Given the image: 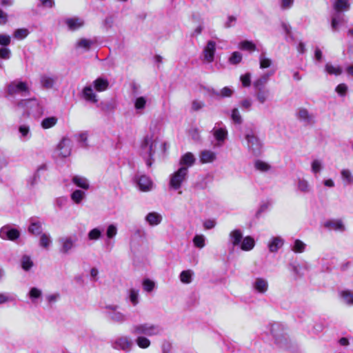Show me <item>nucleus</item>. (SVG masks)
Masks as SVG:
<instances>
[{
	"instance_id": "dca6fc26",
	"label": "nucleus",
	"mask_w": 353,
	"mask_h": 353,
	"mask_svg": "<svg viewBox=\"0 0 353 353\" xmlns=\"http://www.w3.org/2000/svg\"><path fill=\"white\" fill-rule=\"evenodd\" d=\"M350 4L347 0H336L334 3V9L337 12L349 10Z\"/></svg>"
},
{
	"instance_id": "6ab92c4d",
	"label": "nucleus",
	"mask_w": 353,
	"mask_h": 353,
	"mask_svg": "<svg viewBox=\"0 0 353 353\" xmlns=\"http://www.w3.org/2000/svg\"><path fill=\"white\" fill-rule=\"evenodd\" d=\"M283 245V241L279 237H274L269 243L268 248L271 252H277L279 248Z\"/></svg>"
},
{
	"instance_id": "1a4fd4ad",
	"label": "nucleus",
	"mask_w": 353,
	"mask_h": 353,
	"mask_svg": "<svg viewBox=\"0 0 353 353\" xmlns=\"http://www.w3.org/2000/svg\"><path fill=\"white\" fill-rule=\"evenodd\" d=\"M216 157L215 152L208 150L201 151L199 155L200 162L203 164L213 162Z\"/></svg>"
},
{
	"instance_id": "bb28decb",
	"label": "nucleus",
	"mask_w": 353,
	"mask_h": 353,
	"mask_svg": "<svg viewBox=\"0 0 353 353\" xmlns=\"http://www.w3.org/2000/svg\"><path fill=\"white\" fill-rule=\"evenodd\" d=\"M254 167L257 170L261 172H267L271 168V166L268 163L261 160H256L254 163Z\"/></svg>"
},
{
	"instance_id": "b1692460",
	"label": "nucleus",
	"mask_w": 353,
	"mask_h": 353,
	"mask_svg": "<svg viewBox=\"0 0 353 353\" xmlns=\"http://www.w3.org/2000/svg\"><path fill=\"white\" fill-rule=\"evenodd\" d=\"M57 122V119L54 117L45 118L41 122V126L44 129H48L53 127Z\"/></svg>"
},
{
	"instance_id": "6e6552de",
	"label": "nucleus",
	"mask_w": 353,
	"mask_h": 353,
	"mask_svg": "<svg viewBox=\"0 0 353 353\" xmlns=\"http://www.w3.org/2000/svg\"><path fill=\"white\" fill-rule=\"evenodd\" d=\"M59 154L63 157H66L70 154V140L67 138H63L57 145Z\"/></svg>"
},
{
	"instance_id": "473e14b6",
	"label": "nucleus",
	"mask_w": 353,
	"mask_h": 353,
	"mask_svg": "<svg viewBox=\"0 0 353 353\" xmlns=\"http://www.w3.org/2000/svg\"><path fill=\"white\" fill-rule=\"evenodd\" d=\"M6 234L7 239H8L10 241H15L20 236L19 231L15 228H11V229L8 230L6 232Z\"/></svg>"
},
{
	"instance_id": "e2e57ef3",
	"label": "nucleus",
	"mask_w": 353,
	"mask_h": 353,
	"mask_svg": "<svg viewBox=\"0 0 353 353\" xmlns=\"http://www.w3.org/2000/svg\"><path fill=\"white\" fill-rule=\"evenodd\" d=\"M321 163L319 161L314 160L312 163V170L314 173H318L321 170Z\"/></svg>"
},
{
	"instance_id": "423d86ee",
	"label": "nucleus",
	"mask_w": 353,
	"mask_h": 353,
	"mask_svg": "<svg viewBox=\"0 0 353 353\" xmlns=\"http://www.w3.org/2000/svg\"><path fill=\"white\" fill-rule=\"evenodd\" d=\"M215 51L216 43L214 41H208L203 50L204 58L208 63L214 61Z\"/></svg>"
},
{
	"instance_id": "a19ab883",
	"label": "nucleus",
	"mask_w": 353,
	"mask_h": 353,
	"mask_svg": "<svg viewBox=\"0 0 353 353\" xmlns=\"http://www.w3.org/2000/svg\"><path fill=\"white\" fill-rule=\"evenodd\" d=\"M143 287L145 292H152L154 288V283L148 279H144L143 281Z\"/></svg>"
},
{
	"instance_id": "338daca9",
	"label": "nucleus",
	"mask_w": 353,
	"mask_h": 353,
	"mask_svg": "<svg viewBox=\"0 0 353 353\" xmlns=\"http://www.w3.org/2000/svg\"><path fill=\"white\" fill-rule=\"evenodd\" d=\"M236 21V18L235 17L229 16L228 19V21L225 24V27L226 28H229L232 27L235 23Z\"/></svg>"
},
{
	"instance_id": "72a5a7b5",
	"label": "nucleus",
	"mask_w": 353,
	"mask_h": 353,
	"mask_svg": "<svg viewBox=\"0 0 353 353\" xmlns=\"http://www.w3.org/2000/svg\"><path fill=\"white\" fill-rule=\"evenodd\" d=\"M242 61V55L239 52H232L231 57L229 58L230 63L232 65H237L240 63Z\"/></svg>"
},
{
	"instance_id": "603ef678",
	"label": "nucleus",
	"mask_w": 353,
	"mask_h": 353,
	"mask_svg": "<svg viewBox=\"0 0 353 353\" xmlns=\"http://www.w3.org/2000/svg\"><path fill=\"white\" fill-rule=\"evenodd\" d=\"M272 64V61L268 58H265L262 55L260 57V68L262 69L269 68Z\"/></svg>"
},
{
	"instance_id": "412c9836",
	"label": "nucleus",
	"mask_w": 353,
	"mask_h": 353,
	"mask_svg": "<svg viewBox=\"0 0 353 353\" xmlns=\"http://www.w3.org/2000/svg\"><path fill=\"white\" fill-rule=\"evenodd\" d=\"M72 182L78 187L83 188L84 190H88L89 188V184L87 182V180L85 178L74 176L72 178Z\"/></svg>"
},
{
	"instance_id": "f03ea898",
	"label": "nucleus",
	"mask_w": 353,
	"mask_h": 353,
	"mask_svg": "<svg viewBox=\"0 0 353 353\" xmlns=\"http://www.w3.org/2000/svg\"><path fill=\"white\" fill-rule=\"evenodd\" d=\"M132 333L134 334H144L151 336L158 334L159 330L154 325L144 323L134 326Z\"/></svg>"
},
{
	"instance_id": "c756f323",
	"label": "nucleus",
	"mask_w": 353,
	"mask_h": 353,
	"mask_svg": "<svg viewBox=\"0 0 353 353\" xmlns=\"http://www.w3.org/2000/svg\"><path fill=\"white\" fill-rule=\"evenodd\" d=\"M62 244L63 246L61 251L65 254L68 253L73 247V241L70 238L63 239Z\"/></svg>"
},
{
	"instance_id": "5701e85b",
	"label": "nucleus",
	"mask_w": 353,
	"mask_h": 353,
	"mask_svg": "<svg viewBox=\"0 0 353 353\" xmlns=\"http://www.w3.org/2000/svg\"><path fill=\"white\" fill-rule=\"evenodd\" d=\"M239 48L243 50L254 52L256 49V45L250 41L244 40L239 43Z\"/></svg>"
},
{
	"instance_id": "09e8293b",
	"label": "nucleus",
	"mask_w": 353,
	"mask_h": 353,
	"mask_svg": "<svg viewBox=\"0 0 353 353\" xmlns=\"http://www.w3.org/2000/svg\"><path fill=\"white\" fill-rule=\"evenodd\" d=\"M145 104H146V100L145 99V98L143 97H140L136 99L135 103H134V107L137 110H141V109H143L145 108Z\"/></svg>"
},
{
	"instance_id": "774afa93",
	"label": "nucleus",
	"mask_w": 353,
	"mask_h": 353,
	"mask_svg": "<svg viewBox=\"0 0 353 353\" xmlns=\"http://www.w3.org/2000/svg\"><path fill=\"white\" fill-rule=\"evenodd\" d=\"M43 7L51 8L54 6V0H39Z\"/></svg>"
},
{
	"instance_id": "7c9ffc66",
	"label": "nucleus",
	"mask_w": 353,
	"mask_h": 353,
	"mask_svg": "<svg viewBox=\"0 0 353 353\" xmlns=\"http://www.w3.org/2000/svg\"><path fill=\"white\" fill-rule=\"evenodd\" d=\"M85 193L79 190H74L71 194V199L75 203H80L83 200Z\"/></svg>"
},
{
	"instance_id": "052dcab7",
	"label": "nucleus",
	"mask_w": 353,
	"mask_h": 353,
	"mask_svg": "<svg viewBox=\"0 0 353 353\" xmlns=\"http://www.w3.org/2000/svg\"><path fill=\"white\" fill-rule=\"evenodd\" d=\"M117 234V228L114 225H110L107 230V236L108 238H112Z\"/></svg>"
},
{
	"instance_id": "49530a36",
	"label": "nucleus",
	"mask_w": 353,
	"mask_h": 353,
	"mask_svg": "<svg viewBox=\"0 0 353 353\" xmlns=\"http://www.w3.org/2000/svg\"><path fill=\"white\" fill-rule=\"evenodd\" d=\"M335 90L340 96L343 97L347 93V86L345 83H340L336 86Z\"/></svg>"
},
{
	"instance_id": "3c124183",
	"label": "nucleus",
	"mask_w": 353,
	"mask_h": 353,
	"mask_svg": "<svg viewBox=\"0 0 353 353\" xmlns=\"http://www.w3.org/2000/svg\"><path fill=\"white\" fill-rule=\"evenodd\" d=\"M41 83L43 87L49 88L52 87L54 84V80L50 77L44 76L41 78Z\"/></svg>"
},
{
	"instance_id": "6e6d98bb",
	"label": "nucleus",
	"mask_w": 353,
	"mask_h": 353,
	"mask_svg": "<svg viewBox=\"0 0 353 353\" xmlns=\"http://www.w3.org/2000/svg\"><path fill=\"white\" fill-rule=\"evenodd\" d=\"M11 42V39L9 35L0 34V45L3 46H8Z\"/></svg>"
},
{
	"instance_id": "a18cd8bd",
	"label": "nucleus",
	"mask_w": 353,
	"mask_h": 353,
	"mask_svg": "<svg viewBox=\"0 0 353 353\" xmlns=\"http://www.w3.org/2000/svg\"><path fill=\"white\" fill-rule=\"evenodd\" d=\"M40 245L44 248H48L51 242L50 237L46 234H41Z\"/></svg>"
},
{
	"instance_id": "a211bd4d",
	"label": "nucleus",
	"mask_w": 353,
	"mask_h": 353,
	"mask_svg": "<svg viewBox=\"0 0 353 353\" xmlns=\"http://www.w3.org/2000/svg\"><path fill=\"white\" fill-rule=\"evenodd\" d=\"M161 216L157 212H150L146 216V221L151 225H157L161 221Z\"/></svg>"
},
{
	"instance_id": "de8ad7c7",
	"label": "nucleus",
	"mask_w": 353,
	"mask_h": 353,
	"mask_svg": "<svg viewBox=\"0 0 353 353\" xmlns=\"http://www.w3.org/2000/svg\"><path fill=\"white\" fill-rule=\"evenodd\" d=\"M101 231L97 228L91 230L88 233V238L90 240H97L101 236Z\"/></svg>"
},
{
	"instance_id": "a878e982",
	"label": "nucleus",
	"mask_w": 353,
	"mask_h": 353,
	"mask_svg": "<svg viewBox=\"0 0 353 353\" xmlns=\"http://www.w3.org/2000/svg\"><path fill=\"white\" fill-rule=\"evenodd\" d=\"M341 296L348 305H353V292L350 290H343L340 293Z\"/></svg>"
},
{
	"instance_id": "0eeeda50",
	"label": "nucleus",
	"mask_w": 353,
	"mask_h": 353,
	"mask_svg": "<svg viewBox=\"0 0 353 353\" xmlns=\"http://www.w3.org/2000/svg\"><path fill=\"white\" fill-rule=\"evenodd\" d=\"M137 185L140 190L148 192L152 189V181L150 178L146 175H141L137 179Z\"/></svg>"
},
{
	"instance_id": "4c0bfd02",
	"label": "nucleus",
	"mask_w": 353,
	"mask_h": 353,
	"mask_svg": "<svg viewBox=\"0 0 353 353\" xmlns=\"http://www.w3.org/2000/svg\"><path fill=\"white\" fill-rule=\"evenodd\" d=\"M194 245L199 248H202L205 246V239L203 235H196L193 239Z\"/></svg>"
},
{
	"instance_id": "ea45409f",
	"label": "nucleus",
	"mask_w": 353,
	"mask_h": 353,
	"mask_svg": "<svg viewBox=\"0 0 353 353\" xmlns=\"http://www.w3.org/2000/svg\"><path fill=\"white\" fill-rule=\"evenodd\" d=\"M232 119L234 123L241 124L242 123V118L237 108H234L232 111Z\"/></svg>"
},
{
	"instance_id": "69168bd1",
	"label": "nucleus",
	"mask_w": 353,
	"mask_h": 353,
	"mask_svg": "<svg viewBox=\"0 0 353 353\" xmlns=\"http://www.w3.org/2000/svg\"><path fill=\"white\" fill-rule=\"evenodd\" d=\"M215 221L214 220L208 219L203 223V226L206 230H210L215 226Z\"/></svg>"
},
{
	"instance_id": "f8f14e48",
	"label": "nucleus",
	"mask_w": 353,
	"mask_h": 353,
	"mask_svg": "<svg viewBox=\"0 0 353 353\" xmlns=\"http://www.w3.org/2000/svg\"><path fill=\"white\" fill-rule=\"evenodd\" d=\"M83 98L92 103H97L98 101L96 94L94 93L91 86H85L83 90Z\"/></svg>"
},
{
	"instance_id": "4be33fe9",
	"label": "nucleus",
	"mask_w": 353,
	"mask_h": 353,
	"mask_svg": "<svg viewBox=\"0 0 353 353\" xmlns=\"http://www.w3.org/2000/svg\"><path fill=\"white\" fill-rule=\"evenodd\" d=\"M255 289L260 293H264L268 290V283L263 279L259 278L254 284Z\"/></svg>"
},
{
	"instance_id": "ddd939ff",
	"label": "nucleus",
	"mask_w": 353,
	"mask_h": 353,
	"mask_svg": "<svg viewBox=\"0 0 353 353\" xmlns=\"http://www.w3.org/2000/svg\"><path fill=\"white\" fill-rule=\"evenodd\" d=\"M254 239L250 236H247L243 238L241 242V249L243 251H250L254 248Z\"/></svg>"
},
{
	"instance_id": "680f3d73",
	"label": "nucleus",
	"mask_w": 353,
	"mask_h": 353,
	"mask_svg": "<svg viewBox=\"0 0 353 353\" xmlns=\"http://www.w3.org/2000/svg\"><path fill=\"white\" fill-rule=\"evenodd\" d=\"M294 3V0H281V8L283 10L290 8Z\"/></svg>"
},
{
	"instance_id": "393cba45",
	"label": "nucleus",
	"mask_w": 353,
	"mask_h": 353,
	"mask_svg": "<svg viewBox=\"0 0 353 353\" xmlns=\"http://www.w3.org/2000/svg\"><path fill=\"white\" fill-rule=\"evenodd\" d=\"M269 90L268 89H263V90H256V97L258 101L261 103H263L269 97Z\"/></svg>"
},
{
	"instance_id": "7ed1b4c3",
	"label": "nucleus",
	"mask_w": 353,
	"mask_h": 353,
	"mask_svg": "<svg viewBox=\"0 0 353 353\" xmlns=\"http://www.w3.org/2000/svg\"><path fill=\"white\" fill-rule=\"evenodd\" d=\"M19 92H29V88L26 82L19 81L16 83L15 81H12L8 84L7 94L9 96H13Z\"/></svg>"
},
{
	"instance_id": "39448f33",
	"label": "nucleus",
	"mask_w": 353,
	"mask_h": 353,
	"mask_svg": "<svg viewBox=\"0 0 353 353\" xmlns=\"http://www.w3.org/2000/svg\"><path fill=\"white\" fill-rule=\"evenodd\" d=\"M323 226L330 230L336 232H344L345 230V226L341 219L328 220L323 223Z\"/></svg>"
},
{
	"instance_id": "cd10ccee",
	"label": "nucleus",
	"mask_w": 353,
	"mask_h": 353,
	"mask_svg": "<svg viewBox=\"0 0 353 353\" xmlns=\"http://www.w3.org/2000/svg\"><path fill=\"white\" fill-rule=\"evenodd\" d=\"M325 70L329 74L340 75L342 70L340 66H334L330 63L325 65Z\"/></svg>"
},
{
	"instance_id": "2f4dec72",
	"label": "nucleus",
	"mask_w": 353,
	"mask_h": 353,
	"mask_svg": "<svg viewBox=\"0 0 353 353\" xmlns=\"http://www.w3.org/2000/svg\"><path fill=\"white\" fill-rule=\"evenodd\" d=\"M268 81V77H263L260 79H258L254 82V87L256 90H263L265 88V83Z\"/></svg>"
},
{
	"instance_id": "9b49d317",
	"label": "nucleus",
	"mask_w": 353,
	"mask_h": 353,
	"mask_svg": "<svg viewBox=\"0 0 353 353\" xmlns=\"http://www.w3.org/2000/svg\"><path fill=\"white\" fill-rule=\"evenodd\" d=\"M65 23L70 30H76L81 28L83 26L84 22L79 18L74 17L67 19L65 20Z\"/></svg>"
},
{
	"instance_id": "f3484780",
	"label": "nucleus",
	"mask_w": 353,
	"mask_h": 353,
	"mask_svg": "<svg viewBox=\"0 0 353 353\" xmlns=\"http://www.w3.org/2000/svg\"><path fill=\"white\" fill-rule=\"evenodd\" d=\"M108 81L102 78H98L94 81V88L98 92L105 91L108 88Z\"/></svg>"
},
{
	"instance_id": "8fccbe9b",
	"label": "nucleus",
	"mask_w": 353,
	"mask_h": 353,
	"mask_svg": "<svg viewBox=\"0 0 353 353\" xmlns=\"http://www.w3.org/2000/svg\"><path fill=\"white\" fill-rule=\"evenodd\" d=\"M341 176H342V178L344 180H346L348 183H353V176H352V174L350 172V170H346V169H343L341 171Z\"/></svg>"
},
{
	"instance_id": "37998d69",
	"label": "nucleus",
	"mask_w": 353,
	"mask_h": 353,
	"mask_svg": "<svg viewBox=\"0 0 353 353\" xmlns=\"http://www.w3.org/2000/svg\"><path fill=\"white\" fill-rule=\"evenodd\" d=\"M28 34V30L26 28H20L15 30L14 33V37L20 39L26 38Z\"/></svg>"
},
{
	"instance_id": "58836bf2",
	"label": "nucleus",
	"mask_w": 353,
	"mask_h": 353,
	"mask_svg": "<svg viewBox=\"0 0 353 353\" xmlns=\"http://www.w3.org/2000/svg\"><path fill=\"white\" fill-rule=\"evenodd\" d=\"M32 265H33V263L30 260V257L28 256H24L22 259V263H21L22 268L24 270L28 271L32 267Z\"/></svg>"
},
{
	"instance_id": "4d7b16f0",
	"label": "nucleus",
	"mask_w": 353,
	"mask_h": 353,
	"mask_svg": "<svg viewBox=\"0 0 353 353\" xmlns=\"http://www.w3.org/2000/svg\"><path fill=\"white\" fill-rule=\"evenodd\" d=\"M30 297L32 299H38L41 295V292L37 288H32L29 292Z\"/></svg>"
},
{
	"instance_id": "c9c22d12",
	"label": "nucleus",
	"mask_w": 353,
	"mask_h": 353,
	"mask_svg": "<svg viewBox=\"0 0 353 353\" xmlns=\"http://www.w3.org/2000/svg\"><path fill=\"white\" fill-rule=\"evenodd\" d=\"M305 248V244L299 239H296L294 242L292 250L296 253H302Z\"/></svg>"
},
{
	"instance_id": "13d9d810",
	"label": "nucleus",
	"mask_w": 353,
	"mask_h": 353,
	"mask_svg": "<svg viewBox=\"0 0 353 353\" xmlns=\"http://www.w3.org/2000/svg\"><path fill=\"white\" fill-rule=\"evenodd\" d=\"M130 299L134 305L138 303V291L135 290H130Z\"/></svg>"
},
{
	"instance_id": "5fc2aeb1",
	"label": "nucleus",
	"mask_w": 353,
	"mask_h": 353,
	"mask_svg": "<svg viewBox=\"0 0 353 353\" xmlns=\"http://www.w3.org/2000/svg\"><path fill=\"white\" fill-rule=\"evenodd\" d=\"M91 46V41L86 39H81L77 43V46L79 48H83L85 49H90Z\"/></svg>"
},
{
	"instance_id": "9d476101",
	"label": "nucleus",
	"mask_w": 353,
	"mask_h": 353,
	"mask_svg": "<svg viewBox=\"0 0 353 353\" xmlns=\"http://www.w3.org/2000/svg\"><path fill=\"white\" fill-rule=\"evenodd\" d=\"M115 345L123 351H130L132 345V341L126 336H121L115 341Z\"/></svg>"
},
{
	"instance_id": "c85d7f7f",
	"label": "nucleus",
	"mask_w": 353,
	"mask_h": 353,
	"mask_svg": "<svg viewBox=\"0 0 353 353\" xmlns=\"http://www.w3.org/2000/svg\"><path fill=\"white\" fill-rule=\"evenodd\" d=\"M228 132L223 128H219L214 132V137L218 141H223L227 136Z\"/></svg>"
},
{
	"instance_id": "bf43d9fd",
	"label": "nucleus",
	"mask_w": 353,
	"mask_h": 353,
	"mask_svg": "<svg viewBox=\"0 0 353 353\" xmlns=\"http://www.w3.org/2000/svg\"><path fill=\"white\" fill-rule=\"evenodd\" d=\"M233 91L228 87H224L221 90V96L222 97H230L232 95Z\"/></svg>"
},
{
	"instance_id": "20e7f679",
	"label": "nucleus",
	"mask_w": 353,
	"mask_h": 353,
	"mask_svg": "<svg viewBox=\"0 0 353 353\" xmlns=\"http://www.w3.org/2000/svg\"><path fill=\"white\" fill-rule=\"evenodd\" d=\"M245 139L248 141L249 148L252 150L254 154H258L261 148V143L259 139L253 134H246Z\"/></svg>"
},
{
	"instance_id": "4468645a",
	"label": "nucleus",
	"mask_w": 353,
	"mask_h": 353,
	"mask_svg": "<svg viewBox=\"0 0 353 353\" xmlns=\"http://www.w3.org/2000/svg\"><path fill=\"white\" fill-rule=\"evenodd\" d=\"M195 162V158L194 155L188 152L184 154L180 159V165H186V168L190 167L194 165Z\"/></svg>"
},
{
	"instance_id": "79ce46f5",
	"label": "nucleus",
	"mask_w": 353,
	"mask_h": 353,
	"mask_svg": "<svg viewBox=\"0 0 353 353\" xmlns=\"http://www.w3.org/2000/svg\"><path fill=\"white\" fill-rule=\"evenodd\" d=\"M298 118L301 120L304 121H310L311 119V117L305 108H301L298 113Z\"/></svg>"
},
{
	"instance_id": "f257e3e1",
	"label": "nucleus",
	"mask_w": 353,
	"mask_h": 353,
	"mask_svg": "<svg viewBox=\"0 0 353 353\" xmlns=\"http://www.w3.org/2000/svg\"><path fill=\"white\" fill-rule=\"evenodd\" d=\"M188 172V168L181 167L170 177V187L174 190H178L181 188L182 183L185 180Z\"/></svg>"
},
{
	"instance_id": "e433bc0d",
	"label": "nucleus",
	"mask_w": 353,
	"mask_h": 353,
	"mask_svg": "<svg viewBox=\"0 0 353 353\" xmlns=\"http://www.w3.org/2000/svg\"><path fill=\"white\" fill-rule=\"evenodd\" d=\"M137 343L139 347L145 349L150 346V341L145 337L139 336L137 339Z\"/></svg>"
},
{
	"instance_id": "0e129e2a",
	"label": "nucleus",
	"mask_w": 353,
	"mask_h": 353,
	"mask_svg": "<svg viewBox=\"0 0 353 353\" xmlns=\"http://www.w3.org/2000/svg\"><path fill=\"white\" fill-rule=\"evenodd\" d=\"M8 22V14L0 8V26L6 24Z\"/></svg>"
},
{
	"instance_id": "aec40b11",
	"label": "nucleus",
	"mask_w": 353,
	"mask_h": 353,
	"mask_svg": "<svg viewBox=\"0 0 353 353\" xmlns=\"http://www.w3.org/2000/svg\"><path fill=\"white\" fill-rule=\"evenodd\" d=\"M28 232L33 235H39L42 234V225L39 221L32 222L28 228Z\"/></svg>"
},
{
	"instance_id": "f704fd0d",
	"label": "nucleus",
	"mask_w": 353,
	"mask_h": 353,
	"mask_svg": "<svg viewBox=\"0 0 353 353\" xmlns=\"http://www.w3.org/2000/svg\"><path fill=\"white\" fill-rule=\"evenodd\" d=\"M180 280L183 283H190L192 281L190 270H183L180 274Z\"/></svg>"
},
{
	"instance_id": "c03bdc74",
	"label": "nucleus",
	"mask_w": 353,
	"mask_h": 353,
	"mask_svg": "<svg viewBox=\"0 0 353 353\" xmlns=\"http://www.w3.org/2000/svg\"><path fill=\"white\" fill-rule=\"evenodd\" d=\"M241 81L242 83V85L245 88L249 87L251 85V74L248 72L243 75L241 76Z\"/></svg>"
},
{
	"instance_id": "2eb2a0df",
	"label": "nucleus",
	"mask_w": 353,
	"mask_h": 353,
	"mask_svg": "<svg viewBox=\"0 0 353 353\" xmlns=\"http://www.w3.org/2000/svg\"><path fill=\"white\" fill-rule=\"evenodd\" d=\"M230 236L232 239V243L233 246L239 245L243 239L242 232L239 229L232 230L230 234Z\"/></svg>"
},
{
	"instance_id": "864d4df0",
	"label": "nucleus",
	"mask_w": 353,
	"mask_h": 353,
	"mask_svg": "<svg viewBox=\"0 0 353 353\" xmlns=\"http://www.w3.org/2000/svg\"><path fill=\"white\" fill-rule=\"evenodd\" d=\"M11 51L9 48L3 47L0 48V58L3 59H8L10 57Z\"/></svg>"
}]
</instances>
